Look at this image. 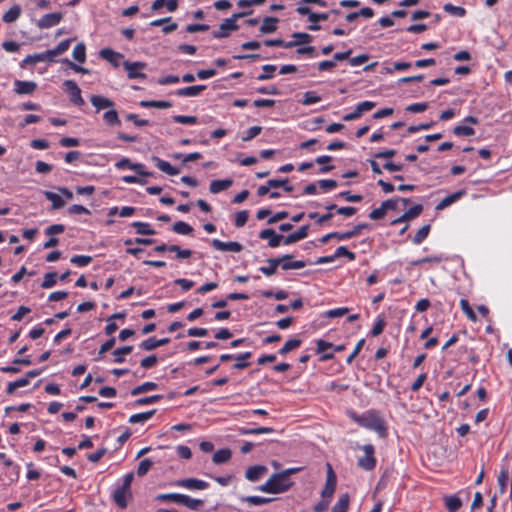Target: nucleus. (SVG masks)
<instances>
[{
	"label": "nucleus",
	"instance_id": "nucleus-26",
	"mask_svg": "<svg viewBox=\"0 0 512 512\" xmlns=\"http://www.w3.org/2000/svg\"><path fill=\"white\" fill-rule=\"evenodd\" d=\"M279 22L278 18L267 16L263 19L262 25L260 27V32L262 34L273 33L277 30V23Z\"/></svg>",
	"mask_w": 512,
	"mask_h": 512
},
{
	"label": "nucleus",
	"instance_id": "nucleus-6",
	"mask_svg": "<svg viewBox=\"0 0 512 512\" xmlns=\"http://www.w3.org/2000/svg\"><path fill=\"white\" fill-rule=\"evenodd\" d=\"M124 69L127 71V77L129 79H146L147 75L142 72L146 68L145 62L135 61L130 62L128 60L122 63Z\"/></svg>",
	"mask_w": 512,
	"mask_h": 512
},
{
	"label": "nucleus",
	"instance_id": "nucleus-32",
	"mask_svg": "<svg viewBox=\"0 0 512 512\" xmlns=\"http://www.w3.org/2000/svg\"><path fill=\"white\" fill-rule=\"evenodd\" d=\"M131 226L135 228L136 233L140 235H155L156 232L151 228V225L146 222L135 221L131 223Z\"/></svg>",
	"mask_w": 512,
	"mask_h": 512
},
{
	"label": "nucleus",
	"instance_id": "nucleus-5",
	"mask_svg": "<svg viewBox=\"0 0 512 512\" xmlns=\"http://www.w3.org/2000/svg\"><path fill=\"white\" fill-rule=\"evenodd\" d=\"M364 452V456H361L357 460V465L366 471H371L376 467L377 460L374 456L375 448L372 444H365L361 447Z\"/></svg>",
	"mask_w": 512,
	"mask_h": 512
},
{
	"label": "nucleus",
	"instance_id": "nucleus-38",
	"mask_svg": "<svg viewBox=\"0 0 512 512\" xmlns=\"http://www.w3.org/2000/svg\"><path fill=\"white\" fill-rule=\"evenodd\" d=\"M275 430L272 427L240 428L241 435L271 434Z\"/></svg>",
	"mask_w": 512,
	"mask_h": 512
},
{
	"label": "nucleus",
	"instance_id": "nucleus-57",
	"mask_svg": "<svg viewBox=\"0 0 512 512\" xmlns=\"http://www.w3.org/2000/svg\"><path fill=\"white\" fill-rule=\"evenodd\" d=\"M334 257L335 259L339 257H347L350 261L356 259L355 253L348 250L346 246H339L334 252Z\"/></svg>",
	"mask_w": 512,
	"mask_h": 512
},
{
	"label": "nucleus",
	"instance_id": "nucleus-41",
	"mask_svg": "<svg viewBox=\"0 0 512 512\" xmlns=\"http://www.w3.org/2000/svg\"><path fill=\"white\" fill-rule=\"evenodd\" d=\"M132 350H133L132 346H123V347L117 348L116 350L113 351V356H114L113 362L123 363L125 361L124 356L130 354L132 352Z\"/></svg>",
	"mask_w": 512,
	"mask_h": 512
},
{
	"label": "nucleus",
	"instance_id": "nucleus-29",
	"mask_svg": "<svg viewBox=\"0 0 512 512\" xmlns=\"http://www.w3.org/2000/svg\"><path fill=\"white\" fill-rule=\"evenodd\" d=\"M156 413V409H152L146 412L142 413H136L129 417V423L136 424V423H145L146 421L150 420Z\"/></svg>",
	"mask_w": 512,
	"mask_h": 512
},
{
	"label": "nucleus",
	"instance_id": "nucleus-22",
	"mask_svg": "<svg viewBox=\"0 0 512 512\" xmlns=\"http://www.w3.org/2000/svg\"><path fill=\"white\" fill-rule=\"evenodd\" d=\"M206 89L205 85H194L178 89L175 94L179 97H194Z\"/></svg>",
	"mask_w": 512,
	"mask_h": 512
},
{
	"label": "nucleus",
	"instance_id": "nucleus-31",
	"mask_svg": "<svg viewBox=\"0 0 512 512\" xmlns=\"http://www.w3.org/2000/svg\"><path fill=\"white\" fill-rule=\"evenodd\" d=\"M139 104L143 108L167 109L172 107V103L165 100H143Z\"/></svg>",
	"mask_w": 512,
	"mask_h": 512
},
{
	"label": "nucleus",
	"instance_id": "nucleus-23",
	"mask_svg": "<svg viewBox=\"0 0 512 512\" xmlns=\"http://www.w3.org/2000/svg\"><path fill=\"white\" fill-rule=\"evenodd\" d=\"M90 102L96 108L97 112H99L102 109L114 107V102L112 100L101 95H92L90 98Z\"/></svg>",
	"mask_w": 512,
	"mask_h": 512
},
{
	"label": "nucleus",
	"instance_id": "nucleus-19",
	"mask_svg": "<svg viewBox=\"0 0 512 512\" xmlns=\"http://www.w3.org/2000/svg\"><path fill=\"white\" fill-rule=\"evenodd\" d=\"M315 342H316V353L322 354L319 359L320 361H327V360H331L334 358L333 353H324L326 350L333 347V344L331 342H327L323 339H318Z\"/></svg>",
	"mask_w": 512,
	"mask_h": 512
},
{
	"label": "nucleus",
	"instance_id": "nucleus-64",
	"mask_svg": "<svg viewBox=\"0 0 512 512\" xmlns=\"http://www.w3.org/2000/svg\"><path fill=\"white\" fill-rule=\"evenodd\" d=\"M7 469L8 471L5 473V475L9 479V482L13 483L17 481L19 478L20 466L13 463L12 466Z\"/></svg>",
	"mask_w": 512,
	"mask_h": 512
},
{
	"label": "nucleus",
	"instance_id": "nucleus-63",
	"mask_svg": "<svg viewBox=\"0 0 512 512\" xmlns=\"http://www.w3.org/2000/svg\"><path fill=\"white\" fill-rule=\"evenodd\" d=\"M249 218V212L247 210H242L236 213L234 225L238 228L243 227Z\"/></svg>",
	"mask_w": 512,
	"mask_h": 512
},
{
	"label": "nucleus",
	"instance_id": "nucleus-16",
	"mask_svg": "<svg viewBox=\"0 0 512 512\" xmlns=\"http://www.w3.org/2000/svg\"><path fill=\"white\" fill-rule=\"evenodd\" d=\"M268 472V468L264 465L250 466L245 472V478L250 482H256Z\"/></svg>",
	"mask_w": 512,
	"mask_h": 512
},
{
	"label": "nucleus",
	"instance_id": "nucleus-36",
	"mask_svg": "<svg viewBox=\"0 0 512 512\" xmlns=\"http://www.w3.org/2000/svg\"><path fill=\"white\" fill-rule=\"evenodd\" d=\"M157 389H158V384L157 383H155V382H144L143 384L134 387L131 390V395L132 396H137V395H140L142 393H146V392H149V391H154V390H157Z\"/></svg>",
	"mask_w": 512,
	"mask_h": 512
},
{
	"label": "nucleus",
	"instance_id": "nucleus-44",
	"mask_svg": "<svg viewBox=\"0 0 512 512\" xmlns=\"http://www.w3.org/2000/svg\"><path fill=\"white\" fill-rule=\"evenodd\" d=\"M430 228L429 224L422 226L414 235L413 243L416 245L421 244L428 237Z\"/></svg>",
	"mask_w": 512,
	"mask_h": 512
},
{
	"label": "nucleus",
	"instance_id": "nucleus-37",
	"mask_svg": "<svg viewBox=\"0 0 512 512\" xmlns=\"http://www.w3.org/2000/svg\"><path fill=\"white\" fill-rule=\"evenodd\" d=\"M21 14V8L19 5H13L8 11H6L2 17L5 23H12L16 21Z\"/></svg>",
	"mask_w": 512,
	"mask_h": 512
},
{
	"label": "nucleus",
	"instance_id": "nucleus-40",
	"mask_svg": "<svg viewBox=\"0 0 512 512\" xmlns=\"http://www.w3.org/2000/svg\"><path fill=\"white\" fill-rule=\"evenodd\" d=\"M172 230L179 235H190L193 232L191 225L184 221H177L173 224Z\"/></svg>",
	"mask_w": 512,
	"mask_h": 512
},
{
	"label": "nucleus",
	"instance_id": "nucleus-62",
	"mask_svg": "<svg viewBox=\"0 0 512 512\" xmlns=\"http://www.w3.org/2000/svg\"><path fill=\"white\" fill-rule=\"evenodd\" d=\"M153 466V462L146 458V459H143L140 463H139V466L137 468V475L142 477L144 475H146L148 473V471L152 468Z\"/></svg>",
	"mask_w": 512,
	"mask_h": 512
},
{
	"label": "nucleus",
	"instance_id": "nucleus-17",
	"mask_svg": "<svg viewBox=\"0 0 512 512\" xmlns=\"http://www.w3.org/2000/svg\"><path fill=\"white\" fill-rule=\"evenodd\" d=\"M14 91L20 95H30L37 89V84L33 81L16 80Z\"/></svg>",
	"mask_w": 512,
	"mask_h": 512
},
{
	"label": "nucleus",
	"instance_id": "nucleus-39",
	"mask_svg": "<svg viewBox=\"0 0 512 512\" xmlns=\"http://www.w3.org/2000/svg\"><path fill=\"white\" fill-rule=\"evenodd\" d=\"M103 120L108 126L120 125L121 121L118 112L115 109H110L103 114Z\"/></svg>",
	"mask_w": 512,
	"mask_h": 512
},
{
	"label": "nucleus",
	"instance_id": "nucleus-27",
	"mask_svg": "<svg viewBox=\"0 0 512 512\" xmlns=\"http://www.w3.org/2000/svg\"><path fill=\"white\" fill-rule=\"evenodd\" d=\"M203 504L204 502L201 499H194L185 494L181 495L180 505H184L191 510H199Z\"/></svg>",
	"mask_w": 512,
	"mask_h": 512
},
{
	"label": "nucleus",
	"instance_id": "nucleus-11",
	"mask_svg": "<svg viewBox=\"0 0 512 512\" xmlns=\"http://www.w3.org/2000/svg\"><path fill=\"white\" fill-rule=\"evenodd\" d=\"M63 18L61 12H53L43 15L38 21L37 26L40 29H48L58 25Z\"/></svg>",
	"mask_w": 512,
	"mask_h": 512
},
{
	"label": "nucleus",
	"instance_id": "nucleus-51",
	"mask_svg": "<svg viewBox=\"0 0 512 512\" xmlns=\"http://www.w3.org/2000/svg\"><path fill=\"white\" fill-rule=\"evenodd\" d=\"M444 260L442 255H432L428 257H424L421 259H417L411 262L412 266H420L424 263H440Z\"/></svg>",
	"mask_w": 512,
	"mask_h": 512
},
{
	"label": "nucleus",
	"instance_id": "nucleus-35",
	"mask_svg": "<svg viewBox=\"0 0 512 512\" xmlns=\"http://www.w3.org/2000/svg\"><path fill=\"white\" fill-rule=\"evenodd\" d=\"M44 196L47 200L52 202V209L54 210L61 209L65 206V201L59 194L51 191H45Z\"/></svg>",
	"mask_w": 512,
	"mask_h": 512
},
{
	"label": "nucleus",
	"instance_id": "nucleus-24",
	"mask_svg": "<svg viewBox=\"0 0 512 512\" xmlns=\"http://www.w3.org/2000/svg\"><path fill=\"white\" fill-rule=\"evenodd\" d=\"M465 194L464 190L457 191L443 198L437 205L436 210H443L451 204L455 203Z\"/></svg>",
	"mask_w": 512,
	"mask_h": 512
},
{
	"label": "nucleus",
	"instance_id": "nucleus-33",
	"mask_svg": "<svg viewBox=\"0 0 512 512\" xmlns=\"http://www.w3.org/2000/svg\"><path fill=\"white\" fill-rule=\"evenodd\" d=\"M445 507L448 512H456L462 506V501L458 496L450 495L444 498Z\"/></svg>",
	"mask_w": 512,
	"mask_h": 512
},
{
	"label": "nucleus",
	"instance_id": "nucleus-53",
	"mask_svg": "<svg viewBox=\"0 0 512 512\" xmlns=\"http://www.w3.org/2000/svg\"><path fill=\"white\" fill-rule=\"evenodd\" d=\"M398 201H401L404 203V205H407L410 202V199H408V198L388 199L386 201H383L381 204L383 205V208L387 212L388 210H396Z\"/></svg>",
	"mask_w": 512,
	"mask_h": 512
},
{
	"label": "nucleus",
	"instance_id": "nucleus-48",
	"mask_svg": "<svg viewBox=\"0 0 512 512\" xmlns=\"http://www.w3.org/2000/svg\"><path fill=\"white\" fill-rule=\"evenodd\" d=\"M163 399V395H152L147 397H142L134 402V406H144V405H150L159 402Z\"/></svg>",
	"mask_w": 512,
	"mask_h": 512
},
{
	"label": "nucleus",
	"instance_id": "nucleus-13",
	"mask_svg": "<svg viewBox=\"0 0 512 512\" xmlns=\"http://www.w3.org/2000/svg\"><path fill=\"white\" fill-rule=\"evenodd\" d=\"M211 245L215 250L218 251H230L238 253L243 250V245L236 241L223 242L219 239H213L211 241Z\"/></svg>",
	"mask_w": 512,
	"mask_h": 512
},
{
	"label": "nucleus",
	"instance_id": "nucleus-15",
	"mask_svg": "<svg viewBox=\"0 0 512 512\" xmlns=\"http://www.w3.org/2000/svg\"><path fill=\"white\" fill-rule=\"evenodd\" d=\"M131 497V491L122 487H117L112 495L114 503L121 509H125L128 505V498Z\"/></svg>",
	"mask_w": 512,
	"mask_h": 512
},
{
	"label": "nucleus",
	"instance_id": "nucleus-45",
	"mask_svg": "<svg viewBox=\"0 0 512 512\" xmlns=\"http://www.w3.org/2000/svg\"><path fill=\"white\" fill-rule=\"evenodd\" d=\"M93 258L89 255H74L71 257L70 262L78 267L88 266Z\"/></svg>",
	"mask_w": 512,
	"mask_h": 512
},
{
	"label": "nucleus",
	"instance_id": "nucleus-54",
	"mask_svg": "<svg viewBox=\"0 0 512 512\" xmlns=\"http://www.w3.org/2000/svg\"><path fill=\"white\" fill-rule=\"evenodd\" d=\"M58 274L56 272H48L44 275V280L41 283V287L44 289H50L57 283Z\"/></svg>",
	"mask_w": 512,
	"mask_h": 512
},
{
	"label": "nucleus",
	"instance_id": "nucleus-28",
	"mask_svg": "<svg viewBox=\"0 0 512 512\" xmlns=\"http://www.w3.org/2000/svg\"><path fill=\"white\" fill-rule=\"evenodd\" d=\"M286 181H280L276 179H270L266 185H261L257 190V195L262 197L269 194L271 189L279 188V185H284Z\"/></svg>",
	"mask_w": 512,
	"mask_h": 512
},
{
	"label": "nucleus",
	"instance_id": "nucleus-42",
	"mask_svg": "<svg viewBox=\"0 0 512 512\" xmlns=\"http://www.w3.org/2000/svg\"><path fill=\"white\" fill-rule=\"evenodd\" d=\"M241 501L246 502L253 506H260V505H264V504L271 502L272 499L262 497V496H244L241 498Z\"/></svg>",
	"mask_w": 512,
	"mask_h": 512
},
{
	"label": "nucleus",
	"instance_id": "nucleus-30",
	"mask_svg": "<svg viewBox=\"0 0 512 512\" xmlns=\"http://www.w3.org/2000/svg\"><path fill=\"white\" fill-rule=\"evenodd\" d=\"M349 503L350 496L348 493H344L338 498L337 502L332 507L331 512H347L349 508Z\"/></svg>",
	"mask_w": 512,
	"mask_h": 512
},
{
	"label": "nucleus",
	"instance_id": "nucleus-9",
	"mask_svg": "<svg viewBox=\"0 0 512 512\" xmlns=\"http://www.w3.org/2000/svg\"><path fill=\"white\" fill-rule=\"evenodd\" d=\"M177 487L186 488L189 490H205L209 487V483L196 478H186L177 480L174 483Z\"/></svg>",
	"mask_w": 512,
	"mask_h": 512
},
{
	"label": "nucleus",
	"instance_id": "nucleus-49",
	"mask_svg": "<svg viewBox=\"0 0 512 512\" xmlns=\"http://www.w3.org/2000/svg\"><path fill=\"white\" fill-rule=\"evenodd\" d=\"M386 326V322L383 316L379 315L373 325V328L370 331L371 336L376 337L379 336Z\"/></svg>",
	"mask_w": 512,
	"mask_h": 512
},
{
	"label": "nucleus",
	"instance_id": "nucleus-52",
	"mask_svg": "<svg viewBox=\"0 0 512 512\" xmlns=\"http://www.w3.org/2000/svg\"><path fill=\"white\" fill-rule=\"evenodd\" d=\"M172 120L176 123L185 125H195L198 123V118L196 116L189 115H174Z\"/></svg>",
	"mask_w": 512,
	"mask_h": 512
},
{
	"label": "nucleus",
	"instance_id": "nucleus-4",
	"mask_svg": "<svg viewBox=\"0 0 512 512\" xmlns=\"http://www.w3.org/2000/svg\"><path fill=\"white\" fill-rule=\"evenodd\" d=\"M247 13L238 12L232 15V17L225 19L219 26L217 31H213L212 35L216 39L226 38L231 32L237 31L239 26L236 23L238 18L245 16Z\"/></svg>",
	"mask_w": 512,
	"mask_h": 512
},
{
	"label": "nucleus",
	"instance_id": "nucleus-8",
	"mask_svg": "<svg viewBox=\"0 0 512 512\" xmlns=\"http://www.w3.org/2000/svg\"><path fill=\"white\" fill-rule=\"evenodd\" d=\"M336 485H337L336 474L334 473L332 466L330 464H327L326 482H325L324 488L321 491V497L331 499L335 492Z\"/></svg>",
	"mask_w": 512,
	"mask_h": 512
},
{
	"label": "nucleus",
	"instance_id": "nucleus-50",
	"mask_svg": "<svg viewBox=\"0 0 512 512\" xmlns=\"http://www.w3.org/2000/svg\"><path fill=\"white\" fill-rule=\"evenodd\" d=\"M39 62H44V58L42 53H35L31 55H27L21 62V67H26L28 65H35Z\"/></svg>",
	"mask_w": 512,
	"mask_h": 512
},
{
	"label": "nucleus",
	"instance_id": "nucleus-43",
	"mask_svg": "<svg viewBox=\"0 0 512 512\" xmlns=\"http://www.w3.org/2000/svg\"><path fill=\"white\" fill-rule=\"evenodd\" d=\"M73 58L79 62L84 63L86 61V46L84 43H78L73 49Z\"/></svg>",
	"mask_w": 512,
	"mask_h": 512
},
{
	"label": "nucleus",
	"instance_id": "nucleus-46",
	"mask_svg": "<svg viewBox=\"0 0 512 512\" xmlns=\"http://www.w3.org/2000/svg\"><path fill=\"white\" fill-rule=\"evenodd\" d=\"M445 12L457 17H464L466 15V9L461 6H455L451 3H447L443 7Z\"/></svg>",
	"mask_w": 512,
	"mask_h": 512
},
{
	"label": "nucleus",
	"instance_id": "nucleus-21",
	"mask_svg": "<svg viewBox=\"0 0 512 512\" xmlns=\"http://www.w3.org/2000/svg\"><path fill=\"white\" fill-rule=\"evenodd\" d=\"M153 161L155 162L156 167L160 171L166 173L167 175L175 176L180 173L178 168L172 166L169 162H167L159 157H153Z\"/></svg>",
	"mask_w": 512,
	"mask_h": 512
},
{
	"label": "nucleus",
	"instance_id": "nucleus-7",
	"mask_svg": "<svg viewBox=\"0 0 512 512\" xmlns=\"http://www.w3.org/2000/svg\"><path fill=\"white\" fill-rule=\"evenodd\" d=\"M63 87L69 95L70 101L76 106L84 105V99L81 95V90L73 80H65Z\"/></svg>",
	"mask_w": 512,
	"mask_h": 512
},
{
	"label": "nucleus",
	"instance_id": "nucleus-60",
	"mask_svg": "<svg viewBox=\"0 0 512 512\" xmlns=\"http://www.w3.org/2000/svg\"><path fill=\"white\" fill-rule=\"evenodd\" d=\"M319 101H321V97L319 95H317L316 92L307 91L306 93H304L302 104L303 105H312V104L318 103Z\"/></svg>",
	"mask_w": 512,
	"mask_h": 512
},
{
	"label": "nucleus",
	"instance_id": "nucleus-3",
	"mask_svg": "<svg viewBox=\"0 0 512 512\" xmlns=\"http://www.w3.org/2000/svg\"><path fill=\"white\" fill-rule=\"evenodd\" d=\"M296 12L301 16H307L308 21L311 23L307 28L310 31H319L321 30V26L318 22L328 20L329 13L327 12H313L311 8L307 5H298L296 8Z\"/></svg>",
	"mask_w": 512,
	"mask_h": 512
},
{
	"label": "nucleus",
	"instance_id": "nucleus-12",
	"mask_svg": "<svg viewBox=\"0 0 512 512\" xmlns=\"http://www.w3.org/2000/svg\"><path fill=\"white\" fill-rule=\"evenodd\" d=\"M259 238L263 240H268V246L271 248L278 247L281 242L284 243V236L281 234H277L273 229L267 228L263 229L259 233Z\"/></svg>",
	"mask_w": 512,
	"mask_h": 512
},
{
	"label": "nucleus",
	"instance_id": "nucleus-58",
	"mask_svg": "<svg viewBox=\"0 0 512 512\" xmlns=\"http://www.w3.org/2000/svg\"><path fill=\"white\" fill-rule=\"evenodd\" d=\"M292 37L295 39L297 46L311 43L313 40V37L306 32H295L292 34Z\"/></svg>",
	"mask_w": 512,
	"mask_h": 512
},
{
	"label": "nucleus",
	"instance_id": "nucleus-18",
	"mask_svg": "<svg viewBox=\"0 0 512 512\" xmlns=\"http://www.w3.org/2000/svg\"><path fill=\"white\" fill-rule=\"evenodd\" d=\"M308 231H309V225L301 226L297 231H295L287 236H284V238H285L284 244L290 245V244L296 243V242L306 238L308 236Z\"/></svg>",
	"mask_w": 512,
	"mask_h": 512
},
{
	"label": "nucleus",
	"instance_id": "nucleus-1",
	"mask_svg": "<svg viewBox=\"0 0 512 512\" xmlns=\"http://www.w3.org/2000/svg\"><path fill=\"white\" fill-rule=\"evenodd\" d=\"M301 468H288L278 473H273L270 478L258 487V490L264 493L279 494L288 491L293 486L290 479L292 474L299 472Z\"/></svg>",
	"mask_w": 512,
	"mask_h": 512
},
{
	"label": "nucleus",
	"instance_id": "nucleus-34",
	"mask_svg": "<svg viewBox=\"0 0 512 512\" xmlns=\"http://www.w3.org/2000/svg\"><path fill=\"white\" fill-rule=\"evenodd\" d=\"M231 456H232V452L230 449H228V448L220 449V450H217L213 454L212 461L215 464H223V463L228 462L231 459Z\"/></svg>",
	"mask_w": 512,
	"mask_h": 512
},
{
	"label": "nucleus",
	"instance_id": "nucleus-20",
	"mask_svg": "<svg viewBox=\"0 0 512 512\" xmlns=\"http://www.w3.org/2000/svg\"><path fill=\"white\" fill-rule=\"evenodd\" d=\"M252 357V352L247 351L240 354H236L234 357L235 363L232 366L234 370H244L250 366L248 360Z\"/></svg>",
	"mask_w": 512,
	"mask_h": 512
},
{
	"label": "nucleus",
	"instance_id": "nucleus-2",
	"mask_svg": "<svg viewBox=\"0 0 512 512\" xmlns=\"http://www.w3.org/2000/svg\"><path fill=\"white\" fill-rule=\"evenodd\" d=\"M350 418L359 426L376 432L381 438H385L388 435L386 421L380 416L377 410L370 409L360 415L353 412Z\"/></svg>",
	"mask_w": 512,
	"mask_h": 512
},
{
	"label": "nucleus",
	"instance_id": "nucleus-59",
	"mask_svg": "<svg viewBox=\"0 0 512 512\" xmlns=\"http://www.w3.org/2000/svg\"><path fill=\"white\" fill-rule=\"evenodd\" d=\"M264 73L257 76V80L265 81L273 78V73L276 71V66L271 64H266L262 67Z\"/></svg>",
	"mask_w": 512,
	"mask_h": 512
},
{
	"label": "nucleus",
	"instance_id": "nucleus-10",
	"mask_svg": "<svg viewBox=\"0 0 512 512\" xmlns=\"http://www.w3.org/2000/svg\"><path fill=\"white\" fill-rule=\"evenodd\" d=\"M292 255L290 254H285L283 255L282 257H279V258H270V259H267L266 262L268 263V266H261L259 268V271L261 273H263L265 276H272L276 273V270L278 268V266H280V264L284 261V260H288V259H292Z\"/></svg>",
	"mask_w": 512,
	"mask_h": 512
},
{
	"label": "nucleus",
	"instance_id": "nucleus-25",
	"mask_svg": "<svg viewBox=\"0 0 512 512\" xmlns=\"http://www.w3.org/2000/svg\"><path fill=\"white\" fill-rule=\"evenodd\" d=\"M233 184L232 179L213 180L210 183L209 190L213 194L227 190Z\"/></svg>",
	"mask_w": 512,
	"mask_h": 512
},
{
	"label": "nucleus",
	"instance_id": "nucleus-14",
	"mask_svg": "<svg viewBox=\"0 0 512 512\" xmlns=\"http://www.w3.org/2000/svg\"><path fill=\"white\" fill-rule=\"evenodd\" d=\"M99 55L102 59L108 61L115 68H118L121 65L120 60L124 58L123 54L115 52L110 48L101 49Z\"/></svg>",
	"mask_w": 512,
	"mask_h": 512
},
{
	"label": "nucleus",
	"instance_id": "nucleus-61",
	"mask_svg": "<svg viewBox=\"0 0 512 512\" xmlns=\"http://www.w3.org/2000/svg\"><path fill=\"white\" fill-rule=\"evenodd\" d=\"M171 252L176 253L177 259H187L192 255V251L190 249H182L180 246L172 244Z\"/></svg>",
	"mask_w": 512,
	"mask_h": 512
},
{
	"label": "nucleus",
	"instance_id": "nucleus-56",
	"mask_svg": "<svg viewBox=\"0 0 512 512\" xmlns=\"http://www.w3.org/2000/svg\"><path fill=\"white\" fill-rule=\"evenodd\" d=\"M284 260L280 266L283 270H292V269H302L306 266V263L302 260H296V261H289Z\"/></svg>",
	"mask_w": 512,
	"mask_h": 512
},
{
	"label": "nucleus",
	"instance_id": "nucleus-47",
	"mask_svg": "<svg viewBox=\"0 0 512 512\" xmlns=\"http://www.w3.org/2000/svg\"><path fill=\"white\" fill-rule=\"evenodd\" d=\"M460 307L470 321L475 322L477 320V316L467 299L463 298L460 300Z\"/></svg>",
	"mask_w": 512,
	"mask_h": 512
},
{
	"label": "nucleus",
	"instance_id": "nucleus-55",
	"mask_svg": "<svg viewBox=\"0 0 512 512\" xmlns=\"http://www.w3.org/2000/svg\"><path fill=\"white\" fill-rule=\"evenodd\" d=\"M453 134L456 136H473L475 129L466 125H457L453 128Z\"/></svg>",
	"mask_w": 512,
	"mask_h": 512
}]
</instances>
